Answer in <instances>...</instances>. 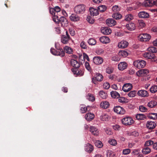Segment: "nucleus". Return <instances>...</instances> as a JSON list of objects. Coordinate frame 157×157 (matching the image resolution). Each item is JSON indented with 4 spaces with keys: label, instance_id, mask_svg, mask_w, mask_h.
Returning <instances> with one entry per match:
<instances>
[{
    "label": "nucleus",
    "instance_id": "1",
    "mask_svg": "<svg viewBox=\"0 0 157 157\" xmlns=\"http://www.w3.org/2000/svg\"><path fill=\"white\" fill-rule=\"evenodd\" d=\"M86 8L85 5L80 4L76 6L74 8V11L77 14H82L84 13Z\"/></svg>",
    "mask_w": 157,
    "mask_h": 157
},
{
    "label": "nucleus",
    "instance_id": "2",
    "mask_svg": "<svg viewBox=\"0 0 157 157\" xmlns=\"http://www.w3.org/2000/svg\"><path fill=\"white\" fill-rule=\"evenodd\" d=\"M122 123L125 125H130L134 123V121L131 117L126 116L121 120Z\"/></svg>",
    "mask_w": 157,
    "mask_h": 157
},
{
    "label": "nucleus",
    "instance_id": "3",
    "mask_svg": "<svg viewBox=\"0 0 157 157\" xmlns=\"http://www.w3.org/2000/svg\"><path fill=\"white\" fill-rule=\"evenodd\" d=\"M138 40L143 42L148 41L151 39V35L147 33H143L140 35L138 37Z\"/></svg>",
    "mask_w": 157,
    "mask_h": 157
},
{
    "label": "nucleus",
    "instance_id": "4",
    "mask_svg": "<svg viewBox=\"0 0 157 157\" xmlns=\"http://www.w3.org/2000/svg\"><path fill=\"white\" fill-rule=\"evenodd\" d=\"M146 63V61L142 60H137L133 62L134 66L139 69L144 68L145 66Z\"/></svg>",
    "mask_w": 157,
    "mask_h": 157
},
{
    "label": "nucleus",
    "instance_id": "5",
    "mask_svg": "<svg viewBox=\"0 0 157 157\" xmlns=\"http://www.w3.org/2000/svg\"><path fill=\"white\" fill-rule=\"evenodd\" d=\"M113 110L115 112L120 114H124L125 112V110L124 109L119 106L114 107Z\"/></svg>",
    "mask_w": 157,
    "mask_h": 157
},
{
    "label": "nucleus",
    "instance_id": "6",
    "mask_svg": "<svg viewBox=\"0 0 157 157\" xmlns=\"http://www.w3.org/2000/svg\"><path fill=\"white\" fill-rule=\"evenodd\" d=\"M139 4L140 6H142L145 7L151 6H153L152 0H147L143 2H139Z\"/></svg>",
    "mask_w": 157,
    "mask_h": 157
},
{
    "label": "nucleus",
    "instance_id": "7",
    "mask_svg": "<svg viewBox=\"0 0 157 157\" xmlns=\"http://www.w3.org/2000/svg\"><path fill=\"white\" fill-rule=\"evenodd\" d=\"M51 52L53 55L55 56H59L63 57L64 56V53L62 50H60V52L57 51L53 48L51 49Z\"/></svg>",
    "mask_w": 157,
    "mask_h": 157
},
{
    "label": "nucleus",
    "instance_id": "8",
    "mask_svg": "<svg viewBox=\"0 0 157 157\" xmlns=\"http://www.w3.org/2000/svg\"><path fill=\"white\" fill-rule=\"evenodd\" d=\"M149 73V71L148 70L143 69L137 71L136 73V75L139 77L144 76L147 75Z\"/></svg>",
    "mask_w": 157,
    "mask_h": 157
},
{
    "label": "nucleus",
    "instance_id": "9",
    "mask_svg": "<svg viewBox=\"0 0 157 157\" xmlns=\"http://www.w3.org/2000/svg\"><path fill=\"white\" fill-rule=\"evenodd\" d=\"M71 21L73 22H78L80 21V17L76 13H72L69 17Z\"/></svg>",
    "mask_w": 157,
    "mask_h": 157
},
{
    "label": "nucleus",
    "instance_id": "10",
    "mask_svg": "<svg viewBox=\"0 0 157 157\" xmlns=\"http://www.w3.org/2000/svg\"><path fill=\"white\" fill-rule=\"evenodd\" d=\"M128 42L125 40H122L118 44V47L120 48H124L128 45Z\"/></svg>",
    "mask_w": 157,
    "mask_h": 157
},
{
    "label": "nucleus",
    "instance_id": "11",
    "mask_svg": "<svg viewBox=\"0 0 157 157\" xmlns=\"http://www.w3.org/2000/svg\"><path fill=\"white\" fill-rule=\"evenodd\" d=\"M90 131L92 134L95 136H98L99 134L98 129L94 126H91L90 128Z\"/></svg>",
    "mask_w": 157,
    "mask_h": 157
},
{
    "label": "nucleus",
    "instance_id": "12",
    "mask_svg": "<svg viewBox=\"0 0 157 157\" xmlns=\"http://www.w3.org/2000/svg\"><path fill=\"white\" fill-rule=\"evenodd\" d=\"M143 56L147 59H152L155 58V56L154 54L152 53L145 52L143 54Z\"/></svg>",
    "mask_w": 157,
    "mask_h": 157
},
{
    "label": "nucleus",
    "instance_id": "13",
    "mask_svg": "<svg viewBox=\"0 0 157 157\" xmlns=\"http://www.w3.org/2000/svg\"><path fill=\"white\" fill-rule=\"evenodd\" d=\"M137 94L139 96L141 97H147L149 95L148 92L144 90H139L138 91Z\"/></svg>",
    "mask_w": 157,
    "mask_h": 157
},
{
    "label": "nucleus",
    "instance_id": "14",
    "mask_svg": "<svg viewBox=\"0 0 157 157\" xmlns=\"http://www.w3.org/2000/svg\"><path fill=\"white\" fill-rule=\"evenodd\" d=\"M132 84L129 83L125 84L122 87V90L125 92H128L132 88Z\"/></svg>",
    "mask_w": 157,
    "mask_h": 157
},
{
    "label": "nucleus",
    "instance_id": "15",
    "mask_svg": "<svg viewBox=\"0 0 157 157\" xmlns=\"http://www.w3.org/2000/svg\"><path fill=\"white\" fill-rule=\"evenodd\" d=\"M93 61L95 64L99 65L101 64L102 63L103 59L100 57L96 56L93 58Z\"/></svg>",
    "mask_w": 157,
    "mask_h": 157
},
{
    "label": "nucleus",
    "instance_id": "16",
    "mask_svg": "<svg viewBox=\"0 0 157 157\" xmlns=\"http://www.w3.org/2000/svg\"><path fill=\"white\" fill-rule=\"evenodd\" d=\"M71 40L69 35H63L61 38V41L63 44H67Z\"/></svg>",
    "mask_w": 157,
    "mask_h": 157
},
{
    "label": "nucleus",
    "instance_id": "17",
    "mask_svg": "<svg viewBox=\"0 0 157 157\" xmlns=\"http://www.w3.org/2000/svg\"><path fill=\"white\" fill-rule=\"evenodd\" d=\"M126 27L127 29L129 31H133L136 28V25L134 23L131 22L126 25Z\"/></svg>",
    "mask_w": 157,
    "mask_h": 157
},
{
    "label": "nucleus",
    "instance_id": "18",
    "mask_svg": "<svg viewBox=\"0 0 157 157\" xmlns=\"http://www.w3.org/2000/svg\"><path fill=\"white\" fill-rule=\"evenodd\" d=\"M106 24L109 26H112L116 24V22L114 19L112 18L107 19L106 21Z\"/></svg>",
    "mask_w": 157,
    "mask_h": 157
},
{
    "label": "nucleus",
    "instance_id": "19",
    "mask_svg": "<svg viewBox=\"0 0 157 157\" xmlns=\"http://www.w3.org/2000/svg\"><path fill=\"white\" fill-rule=\"evenodd\" d=\"M85 149L86 151L89 153H90L93 150L94 147L90 144L87 143L86 144Z\"/></svg>",
    "mask_w": 157,
    "mask_h": 157
},
{
    "label": "nucleus",
    "instance_id": "20",
    "mask_svg": "<svg viewBox=\"0 0 157 157\" xmlns=\"http://www.w3.org/2000/svg\"><path fill=\"white\" fill-rule=\"evenodd\" d=\"M59 22H60L61 26L63 27L66 26L67 25L68 21L67 19L63 17H61L59 19Z\"/></svg>",
    "mask_w": 157,
    "mask_h": 157
},
{
    "label": "nucleus",
    "instance_id": "21",
    "mask_svg": "<svg viewBox=\"0 0 157 157\" xmlns=\"http://www.w3.org/2000/svg\"><path fill=\"white\" fill-rule=\"evenodd\" d=\"M101 32L105 35H109L112 33L111 29L108 27L102 28L101 29Z\"/></svg>",
    "mask_w": 157,
    "mask_h": 157
},
{
    "label": "nucleus",
    "instance_id": "22",
    "mask_svg": "<svg viewBox=\"0 0 157 157\" xmlns=\"http://www.w3.org/2000/svg\"><path fill=\"white\" fill-rule=\"evenodd\" d=\"M60 7L59 6H56L55 7L54 9H51L50 10V12L52 15H53V13L56 14V13H57L56 14H60Z\"/></svg>",
    "mask_w": 157,
    "mask_h": 157
},
{
    "label": "nucleus",
    "instance_id": "23",
    "mask_svg": "<svg viewBox=\"0 0 157 157\" xmlns=\"http://www.w3.org/2000/svg\"><path fill=\"white\" fill-rule=\"evenodd\" d=\"M127 67V63L124 62L120 63L118 65L119 69L121 71H123Z\"/></svg>",
    "mask_w": 157,
    "mask_h": 157
},
{
    "label": "nucleus",
    "instance_id": "24",
    "mask_svg": "<svg viewBox=\"0 0 157 157\" xmlns=\"http://www.w3.org/2000/svg\"><path fill=\"white\" fill-rule=\"evenodd\" d=\"M156 126V124L155 122L151 121H148L146 124L147 127L149 129H152L154 128Z\"/></svg>",
    "mask_w": 157,
    "mask_h": 157
},
{
    "label": "nucleus",
    "instance_id": "25",
    "mask_svg": "<svg viewBox=\"0 0 157 157\" xmlns=\"http://www.w3.org/2000/svg\"><path fill=\"white\" fill-rule=\"evenodd\" d=\"M90 14L91 16H94L98 14V10L93 7H91L89 9Z\"/></svg>",
    "mask_w": 157,
    "mask_h": 157
},
{
    "label": "nucleus",
    "instance_id": "26",
    "mask_svg": "<svg viewBox=\"0 0 157 157\" xmlns=\"http://www.w3.org/2000/svg\"><path fill=\"white\" fill-rule=\"evenodd\" d=\"M157 105V102L154 100L150 101L147 103V106L151 108H154Z\"/></svg>",
    "mask_w": 157,
    "mask_h": 157
},
{
    "label": "nucleus",
    "instance_id": "27",
    "mask_svg": "<svg viewBox=\"0 0 157 157\" xmlns=\"http://www.w3.org/2000/svg\"><path fill=\"white\" fill-rule=\"evenodd\" d=\"M94 115L92 113H88L86 114L85 117V119L88 121H90L94 118Z\"/></svg>",
    "mask_w": 157,
    "mask_h": 157
},
{
    "label": "nucleus",
    "instance_id": "28",
    "mask_svg": "<svg viewBox=\"0 0 157 157\" xmlns=\"http://www.w3.org/2000/svg\"><path fill=\"white\" fill-rule=\"evenodd\" d=\"M110 119L109 116L105 113H103L100 116V119L103 121H107Z\"/></svg>",
    "mask_w": 157,
    "mask_h": 157
},
{
    "label": "nucleus",
    "instance_id": "29",
    "mask_svg": "<svg viewBox=\"0 0 157 157\" xmlns=\"http://www.w3.org/2000/svg\"><path fill=\"white\" fill-rule=\"evenodd\" d=\"M138 16L141 18H147L149 16V14L145 11H141L138 13Z\"/></svg>",
    "mask_w": 157,
    "mask_h": 157
},
{
    "label": "nucleus",
    "instance_id": "30",
    "mask_svg": "<svg viewBox=\"0 0 157 157\" xmlns=\"http://www.w3.org/2000/svg\"><path fill=\"white\" fill-rule=\"evenodd\" d=\"M100 40L101 42L103 44H107L110 41V39L106 36H103L100 37Z\"/></svg>",
    "mask_w": 157,
    "mask_h": 157
},
{
    "label": "nucleus",
    "instance_id": "31",
    "mask_svg": "<svg viewBox=\"0 0 157 157\" xmlns=\"http://www.w3.org/2000/svg\"><path fill=\"white\" fill-rule=\"evenodd\" d=\"M71 65L76 68H78L80 66L79 63L76 60L74 59H71Z\"/></svg>",
    "mask_w": 157,
    "mask_h": 157
},
{
    "label": "nucleus",
    "instance_id": "32",
    "mask_svg": "<svg viewBox=\"0 0 157 157\" xmlns=\"http://www.w3.org/2000/svg\"><path fill=\"white\" fill-rule=\"evenodd\" d=\"M100 105L101 108L106 109L109 107V103L107 101H103L101 102Z\"/></svg>",
    "mask_w": 157,
    "mask_h": 157
},
{
    "label": "nucleus",
    "instance_id": "33",
    "mask_svg": "<svg viewBox=\"0 0 157 157\" xmlns=\"http://www.w3.org/2000/svg\"><path fill=\"white\" fill-rule=\"evenodd\" d=\"M63 49L64 52L68 54H72L73 52L72 49L68 46H66Z\"/></svg>",
    "mask_w": 157,
    "mask_h": 157
},
{
    "label": "nucleus",
    "instance_id": "34",
    "mask_svg": "<svg viewBox=\"0 0 157 157\" xmlns=\"http://www.w3.org/2000/svg\"><path fill=\"white\" fill-rule=\"evenodd\" d=\"M151 151V149L148 147H145L142 150V153L144 155L149 154Z\"/></svg>",
    "mask_w": 157,
    "mask_h": 157
},
{
    "label": "nucleus",
    "instance_id": "35",
    "mask_svg": "<svg viewBox=\"0 0 157 157\" xmlns=\"http://www.w3.org/2000/svg\"><path fill=\"white\" fill-rule=\"evenodd\" d=\"M118 54L120 56L125 57L128 56V53L126 51L122 50L119 52Z\"/></svg>",
    "mask_w": 157,
    "mask_h": 157
},
{
    "label": "nucleus",
    "instance_id": "36",
    "mask_svg": "<svg viewBox=\"0 0 157 157\" xmlns=\"http://www.w3.org/2000/svg\"><path fill=\"white\" fill-rule=\"evenodd\" d=\"M119 98L118 101L121 103L124 104L127 103L128 101V100L125 97H121Z\"/></svg>",
    "mask_w": 157,
    "mask_h": 157
},
{
    "label": "nucleus",
    "instance_id": "37",
    "mask_svg": "<svg viewBox=\"0 0 157 157\" xmlns=\"http://www.w3.org/2000/svg\"><path fill=\"white\" fill-rule=\"evenodd\" d=\"M110 94L111 97L113 98H118L120 96V95L117 92L115 91H112L110 92Z\"/></svg>",
    "mask_w": 157,
    "mask_h": 157
},
{
    "label": "nucleus",
    "instance_id": "38",
    "mask_svg": "<svg viewBox=\"0 0 157 157\" xmlns=\"http://www.w3.org/2000/svg\"><path fill=\"white\" fill-rule=\"evenodd\" d=\"M53 13V16L52 17V19L53 21L56 23H58L59 22V17L58 15H60V14H56Z\"/></svg>",
    "mask_w": 157,
    "mask_h": 157
},
{
    "label": "nucleus",
    "instance_id": "39",
    "mask_svg": "<svg viewBox=\"0 0 157 157\" xmlns=\"http://www.w3.org/2000/svg\"><path fill=\"white\" fill-rule=\"evenodd\" d=\"M103 76L101 74L98 73L96 74L95 79L97 81L101 82L103 80Z\"/></svg>",
    "mask_w": 157,
    "mask_h": 157
},
{
    "label": "nucleus",
    "instance_id": "40",
    "mask_svg": "<svg viewBox=\"0 0 157 157\" xmlns=\"http://www.w3.org/2000/svg\"><path fill=\"white\" fill-rule=\"evenodd\" d=\"M136 117L138 120H144L146 118V116L143 114H138L136 115Z\"/></svg>",
    "mask_w": 157,
    "mask_h": 157
},
{
    "label": "nucleus",
    "instance_id": "41",
    "mask_svg": "<svg viewBox=\"0 0 157 157\" xmlns=\"http://www.w3.org/2000/svg\"><path fill=\"white\" fill-rule=\"evenodd\" d=\"M112 16L113 18L116 20L120 19L122 17L121 14L118 13L113 14Z\"/></svg>",
    "mask_w": 157,
    "mask_h": 157
},
{
    "label": "nucleus",
    "instance_id": "42",
    "mask_svg": "<svg viewBox=\"0 0 157 157\" xmlns=\"http://www.w3.org/2000/svg\"><path fill=\"white\" fill-rule=\"evenodd\" d=\"M100 97L103 99H105L107 96V94L103 91H101L99 93Z\"/></svg>",
    "mask_w": 157,
    "mask_h": 157
},
{
    "label": "nucleus",
    "instance_id": "43",
    "mask_svg": "<svg viewBox=\"0 0 157 157\" xmlns=\"http://www.w3.org/2000/svg\"><path fill=\"white\" fill-rule=\"evenodd\" d=\"M96 146L98 148H101L103 146L102 142L100 140H96L94 143Z\"/></svg>",
    "mask_w": 157,
    "mask_h": 157
},
{
    "label": "nucleus",
    "instance_id": "44",
    "mask_svg": "<svg viewBox=\"0 0 157 157\" xmlns=\"http://www.w3.org/2000/svg\"><path fill=\"white\" fill-rule=\"evenodd\" d=\"M88 43L89 45H93L96 44V41L94 39L91 38L88 40Z\"/></svg>",
    "mask_w": 157,
    "mask_h": 157
},
{
    "label": "nucleus",
    "instance_id": "45",
    "mask_svg": "<svg viewBox=\"0 0 157 157\" xmlns=\"http://www.w3.org/2000/svg\"><path fill=\"white\" fill-rule=\"evenodd\" d=\"M150 91L152 93H155L157 92V86L153 85L150 88Z\"/></svg>",
    "mask_w": 157,
    "mask_h": 157
},
{
    "label": "nucleus",
    "instance_id": "46",
    "mask_svg": "<svg viewBox=\"0 0 157 157\" xmlns=\"http://www.w3.org/2000/svg\"><path fill=\"white\" fill-rule=\"evenodd\" d=\"M114 68L111 67H108L106 68V72L108 74H111L113 72Z\"/></svg>",
    "mask_w": 157,
    "mask_h": 157
},
{
    "label": "nucleus",
    "instance_id": "47",
    "mask_svg": "<svg viewBox=\"0 0 157 157\" xmlns=\"http://www.w3.org/2000/svg\"><path fill=\"white\" fill-rule=\"evenodd\" d=\"M147 49L148 51L152 53H156L157 52V48L154 47H149Z\"/></svg>",
    "mask_w": 157,
    "mask_h": 157
},
{
    "label": "nucleus",
    "instance_id": "48",
    "mask_svg": "<svg viewBox=\"0 0 157 157\" xmlns=\"http://www.w3.org/2000/svg\"><path fill=\"white\" fill-rule=\"evenodd\" d=\"M107 157H115V154L111 151L108 150L107 151Z\"/></svg>",
    "mask_w": 157,
    "mask_h": 157
},
{
    "label": "nucleus",
    "instance_id": "49",
    "mask_svg": "<svg viewBox=\"0 0 157 157\" xmlns=\"http://www.w3.org/2000/svg\"><path fill=\"white\" fill-rule=\"evenodd\" d=\"M86 98L89 101H94L95 99L94 96L90 94H88V95L86 97Z\"/></svg>",
    "mask_w": 157,
    "mask_h": 157
},
{
    "label": "nucleus",
    "instance_id": "50",
    "mask_svg": "<svg viewBox=\"0 0 157 157\" xmlns=\"http://www.w3.org/2000/svg\"><path fill=\"white\" fill-rule=\"evenodd\" d=\"M136 93V92L135 90L131 91L128 94V95L129 97H134L135 96Z\"/></svg>",
    "mask_w": 157,
    "mask_h": 157
},
{
    "label": "nucleus",
    "instance_id": "51",
    "mask_svg": "<svg viewBox=\"0 0 157 157\" xmlns=\"http://www.w3.org/2000/svg\"><path fill=\"white\" fill-rule=\"evenodd\" d=\"M85 66L86 69L90 72L92 71V69L89 63L87 62H86L85 63Z\"/></svg>",
    "mask_w": 157,
    "mask_h": 157
},
{
    "label": "nucleus",
    "instance_id": "52",
    "mask_svg": "<svg viewBox=\"0 0 157 157\" xmlns=\"http://www.w3.org/2000/svg\"><path fill=\"white\" fill-rule=\"evenodd\" d=\"M98 9L100 12H103L106 10V8L105 6L102 5L99 6Z\"/></svg>",
    "mask_w": 157,
    "mask_h": 157
},
{
    "label": "nucleus",
    "instance_id": "53",
    "mask_svg": "<svg viewBox=\"0 0 157 157\" xmlns=\"http://www.w3.org/2000/svg\"><path fill=\"white\" fill-rule=\"evenodd\" d=\"M156 113H151L149 115V117L151 119L155 120L157 119Z\"/></svg>",
    "mask_w": 157,
    "mask_h": 157
},
{
    "label": "nucleus",
    "instance_id": "54",
    "mask_svg": "<svg viewBox=\"0 0 157 157\" xmlns=\"http://www.w3.org/2000/svg\"><path fill=\"white\" fill-rule=\"evenodd\" d=\"M133 18V16L131 14L127 15L125 18V20L127 21H130Z\"/></svg>",
    "mask_w": 157,
    "mask_h": 157
},
{
    "label": "nucleus",
    "instance_id": "55",
    "mask_svg": "<svg viewBox=\"0 0 157 157\" xmlns=\"http://www.w3.org/2000/svg\"><path fill=\"white\" fill-rule=\"evenodd\" d=\"M112 10L114 12L117 13L120 10V9L118 6H113L112 7Z\"/></svg>",
    "mask_w": 157,
    "mask_h": 157
},
{
    "label": "nucleus",
    "instance_id": "56",
    "mask_svg": "<svg viewBox=\"0 0 157 157\" xmlns=\"http://www.w3.org/2000/svg\"><path fill=\"white\" fill-rule=\"evenodd\" d=\"M109 143L113 146H115L117 144L116 140L115 139H111L109 140Z\"/></svg>",
    "mask_w": 157,
    "mask_h": 157
},
{
    "label": "nucleus",
    "instance_id": "57",
    "mask_svg": "<svg viewBox=\"0 0 157 157\" xmlns=\"http://www.w3.org/2000/svg\"><path fill=\"white\" fill-rule=\"evenodd\" d=\"M128 134L130 136H137L139 135L138 132L136 131L130 132L128 133Z\"/></svg>",
    "mask_w": 157,
    "mask_h": 157
},
{
    "label": "nucleus",
    "instance_id": "58",
    "mask_svg": "<svg viewBox=\"0 0 157 157\" xmlns=\"http://www.w3.org/2000/svg\"><path fill=\"white\" fill-rule=\"evenodd\" d=\"M139 109L140 111L143 112H147V108L143 105L140 106Z\"/></svg>",
    "mask_w": 157,
    "mask_h": 157
},
{
    "label": "nucleus",
    "instance_id": "59",
    "mask_svg": "<svg viewBox=\"0 0 157 157\" xmlns=\"http://www.w3.org/2000/svg\"><path fill=\"white\" fill-rule=\"evenodd\" d=\"M153 144V142L151 140H149L146 141L145 143V146L148 147Z\"/></svg>",
    "mask_w": 157,
    "mask_h": 157
},
{
    "label": "nucleus",
    "instance_id": "60",
    "mask_svg": "<svg viewBox=\"0 0 157 157\" xmlns=\"http://www.w3.org/2000/svg\"><path fill=\"white\" fill-rule=\"evenodd\" d=\"M104 129L106 134L107 135H111L113 133L109 128H106Z\"/></svg>",
    "mask_w": 157,
    "mask_h": 157
},
{
    "label": "nucleus",
    "instance_id": "61",
    "mask_svg": "<svg viewBox=\"0 0 157 157\" xmlns=\"http://www.w3.org/2000/svg\"><path fill=\"white\" fill-rule=\"evenodd\" d=\"M138 22L139 26L141 28L144 27L145 25V23L142 20H139Z\"/></svg>",
    "mask_w": 157,
    "mask_h": 157
},
{
    "label": "nucleus",
    "instance_id": "62",
    "mask_svg": "<svg viewBox=\"0 0 157 157\" xmlns=\"http://www.w3.org/2000/svg\"><path fill=\"white\" fill-rule=\"evenodd\" d=\"M110 87V85L108 82H105L104 83L103 85V87L104 88L106 89H108Z\"/></svg>",
    "mask_w": 157,
    "mask_h": 157
},
{
    "label": "nucleus",
    "instance_id": "63",
    "mask_svg": "<svg viewBox=\"0 0 157 157\" xmlns=\"http://www.w3.org/2000/svg\"><path fill=\"white\" fill-rule=\"evenodd\" d=\"M80 47H81L83 49H85L87 48V46L86 45V44L84 41H82L80 43Z\"/></svg>",
    "mask_w": 157,
    "mask_h": 157
},
{
    "label": "nucleus",
    "instance_id": "64",
    "mask_svg": "<svg viewBox=\"0 0 157 157\" xmlns=\"http://www.w3.org/2000/svg\"><path fill=\"white\" fill-rule=\"evenodd\" d=\"M81 112L82 113H85L87 110V108L84 106L83 105L82 106L80 109Z\"/></svg>",
    "mask_w": 157,
    "mask_h": 157
}]
</instances>
